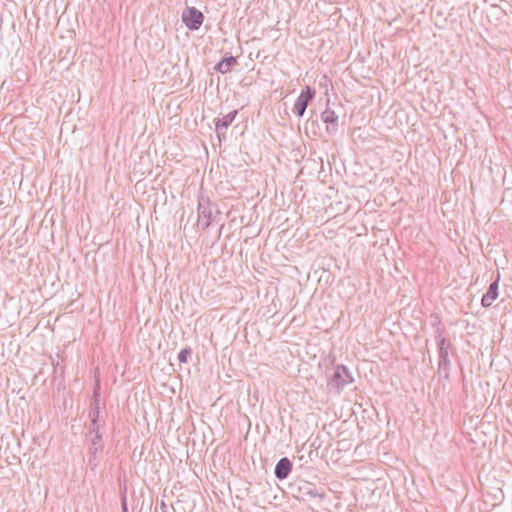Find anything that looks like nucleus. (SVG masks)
<instances>
[{
  "mask_svg": "<svg viewBox=\"0 0 512 512\" xmlns=\"http://www.w3.org/2000/svg\"><path fill=\"white\" fill-rule=\"evenodd\" d=\"M289 489L296 499L302 501L315 498L323 499L326 496L322 487L303 479L295 480L289 485Z\"/></svg>",
  "mask_w": 512,
  "mask_h": 512,
  "instance_id": "1",
  "label": "nucleus"
},
{
  "mask_svg": "<svg viewBox=\"0 0 512 512\" xmlns=\"http://www.w3.org/2000/svg\"><path fill=\"white\" fill-rule=\"evenodd\" d=\"M353 380L354 379L346 366L337 365L328 380L327 388L330 393L339 395L344 387L352 383Z\"/></svg>",
  "mask_w": 512,
  "mask_h": 512,
  "instance_id": "2",
  "label": "nucleus"
},
{
  "mask_svg": "<svg viewBox=\"0 0 512 512\" xmlns=\"http://www.w3.org/2000/svg\"><path fill=\"white\" fill-rule=\"evenodd\" d=\"M198 225L201 226L203 230H206L210 224L215 221L216 217L220 214L219 210L216 208L215 212H213L212 203L209 198L200 195L198 197Z\"/></svg>",
  "mask_w": 512,
  "mask_h": 512,
  "instance_id": "3",
  "label": "nucleus"
},
{
  "mask_svg": "<svg viewBox=\"0 0 512 512\" xmlns=\"http://www.w3.org/2000/svg\"><path fill=\"white\" fill-rule=\"evenodd\" d=\"M444 328L439 324L435 329V337L439 351V367H446L450 364L449 347L450 343L443 337Z\"/></svg>",
  "mask_w": 512,
  "mask_h": 512,
  "instance_id": "4",
  "label": "nucleus"
},
{
  "mask_svg": "<svg viewBox=\"0 0 512 512\" xmlns=\"http://www.w3.org/2000/svg\"><path fill=\"white\" fill-rule=\"evenodd\" d=\"M203 21V13L195 7H186L182 12V22L189 30H198Z\"/></svg>",
  "mask_w": 512,
  "mask_h": 512,
  "instance_id": "5",
  "label": "nucleus"
},
{
  "mask_svg": "<svg viewBox=\"0 0 512 512\" xmlns=\"http://www.w3.org/2000/svg\"><path fill=\"white\" fill-rule=\"evenodd\" d=\"M315 96V90L307 86L303 89L295 101L293 112L297 114L299 117H302L309 105V103L313 100Z\"/></svg>",
  "mask_w": 512,
  "mask_h": 512,
  "instance_id": "6",
  "label": "nucleus"
},
{
  "mask_svg": "<svg viewBox=\"0 0 512 512\" xmlns=\"http://www.w3.org/2000/svg\"><path fill=\"white\" fill-rule=\"evenodd\" d=\"M321 119L326 124V131L330 135H334L338 131L339 116L335 110L329 106L322 112Z\"/></svg>",
  "mask_w": 512,
  "mask_h": 512,
  "instance_id": "7",
  "label": "nucleus"
},
{
  "mask_svg": "<svg viewBox=\"0 0 512 512\" xmlns=\"http://www.w3.org/2000/svg\"><path fill=\"white\" fill-rule=\"evenodd\" d=\"M500 281V274L497 273L496 279L489 285L487 292L482 296L481 305L488 308L492 305L493 301L498 297V287Z\"/></svg>",
  "mask_w": 512,
  "mask_h": 512,
  "instance_id": "8",
  "label": "nucleus"
},
{
  "mask_svg": "<svg viewBox=\"0 0 512 512\" xmlns=\"http://www.w3.org/2000/svg\"><path fill=\"white\" fill-rule=\"evenodd\" d=\"M237 114L238 111L233 110L228 114L224 115L223 117L217 118L215 120V129L219 138L222 134H225V131L232 124Z\"/></svg>",
  "mask_w": 512,
  "mask_h": 512,
  "instance_id": "9",
  "label": "nucleus"
},
{
  "mask_svg": "<svg viewBox=\"0 0 512 512\" xmlns=\"http://www.w3.org/2000/svg\"><path fill=\"white\" fill-rule=\"evenodd\" d=\"M293 464L287 457L281 458L275 466L274 474L279 480L286 479L292 471Z\"/></svg>",
  "mask_w": 512,
  "mask_h": 512,
  "instance_id": "10",
  "label": "nucleus"
},
{
  "mask_svg": "<svg viewBox=\"0 0 512 512\" xmlns=\"http://www.w3.org/2000/svg\"><path fill=\"white\" fill-rule=\"evenodd\" d=\"M237 64V59L234 56L223 57L220 62H218L214 69L215 71L226 74L231 71V69Z\"/></svg>",
  "mask_w": 512,
  "mask_h": 512,
  "instance_id": "11",
  "label": "nucleus"
},
{
  "mask_svg": "<svg viewBox=\"0 0 512 512\" xmlns=\"http://www.w3.org/2000/svg\"><path fill=\"white\" fill-rule=\"evenodd\" d=\"M103 451V445L93 446L89 448V459L88 464L91 467H96L99 463V456L101 455Z\"/></svg>",
  "mask_w": 512,
  "mask_h": 512,
  "instance_id": "12",
  "label": "nucleus"
},
{
  "mask_svg": "<svg viewBox=\"0 0 512 512\" xmlns=\"http://www.w3.org/2000/svg\"><path fill=\"white\" fill-rule=\"evenodd\" d=\"M192 354V349L187 347V348H184L182 349L179 353H178V360L180 363H187L188 361V357H190V355Z\"/></svg>",
  "mask_w": 512,
  "mask_h": 512,
  "instance_id": "13",
  "label": "nucleus"
},
{
  "mask_svg": "<svg viewBox=\"0 0 512 512\" xmlns=\"http://www.w3.org/2000/svg\"><path fill=\"white\" fill-rule=\"evenodd\" d=\"M90 421H91L90 432H92L94 434H101L100 428H101V426L104 425V421H100V420H90Z\"/></svg>",
  "mask_w": 512,
  "mask_h": 512,
  "instance_id": "14",
  "label": "nucleus"
},
{
  "mask_svg": "<svg viewBox=\"0 0 512 512\" xmlns=\"http://www.w3.org/2000/svg\"><path fill=\"white\" fill-rule=\"evenodd\" d=\"M99 404H100V394L97 390H94L90 408L91 409H100Z\"/></svg>",
  "mask_w": 512,
  "mask_h": 512,
  "instance_id": "15",
  "label": "nucleus"
},
{
  "mask_svg": "<svg viewBox=\"0 0 512 512\" xmlns=\"http://www.w3.org/2000/svg\"><path fill=\"white\" fill-rule=\"evenodd\" d=\"M90 420H100V409H91L89 411Z\"/></svg>",
  "mask_w": 512,
  "mask_h": 512,
  "instance_id": "16",
  "label": "nucleus"
},
{
  "mask_svg": "<svg viewBox=\"0 0 512 512\" xmlns=\"http://www.w3.org/2000/svg\"><path fill=\"white\" fill-rule=\"evenodd\" d=\"M102 434H94V437L91 439V445L98 446L102 445Z\"/></svg>",
  "mask_w": 512,
  "mask_h": 512,
  "instance_id": "17",
  "label": "nucleus"
},
{
  "mask_svg": "<svg viewBox=\"0 0 512 512\" xmlns=\"http://www.w3.org/2000/svg\"><path fill=\"white\" fill-rule=\"evenodd\" d=\"M122 510H123V512H128L127 503H126V497L125 496L122 498Z\"/></svg>",
  "mask_w": 512,
  "mask_h": 512,
  "instance_id": "18",
  "label": "nucleus"
},
{
  "mask_svg": "<svg viewBox=\"0 0 512 512\" xmlns=\"http://www.w3.org/2000/svg\"><path fill=\"white\" fill-rule=\"evenodd\" d=\"M160 507L162 512H168V506L165 504L164 501L161 502Z\"/></svg>",
  "mask_w": 512,
  "mask_h": 512,
  "instance_id": "19",
  "label": "nucleus"
}]
</instances>
